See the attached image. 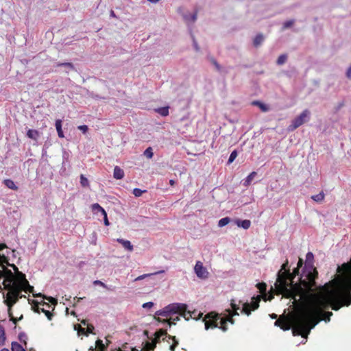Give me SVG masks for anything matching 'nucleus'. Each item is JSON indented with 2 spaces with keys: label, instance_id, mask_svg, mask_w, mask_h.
Here are the masks:
<instances>
[{
  "label": "nucleus",
  "instance_id": "obj_1",
  "mask_svg": "<svg viewBox=\"0 0 351 351\" xmlns=\"http://www.w3.org/2000/svg\"><path fill=\"white\" fill-rule=\"evenodd\" d=\"M287 260L282 264L278 273L275 283L278 294L293 300L292 303L297 312L289 319H278L275 326L287 330L292 327L293 335H301L306 338L313 329L321 320L328 322L332 315V312H324V309L331 306L335 311L342 307V293L348 282L351 280V267L345 265L347 271L346 276L337 280V276L331 281L318 288L317 293H308L302 284L303 276L300 278V283H294L293 272L287 271Z\"/></svg>",
  "mask_w": 351,
  "mask_h": 351
},
{
  "label": "nucleus",
  "instance_id": "obj_2",
  "mask_svg": "<svg viewBox=\"0 0 351 351\" xmlns=\"http://www.w3.org/2000/svg\"><path fill=\"white\" fill-rule=\"evenodd\" d=\"M12 266L17 271L16 274H14L11 270L6 268L3 265L1 266L2 269H0V280L4 278L3 285L4 289L8 291L6 294L3 293V298L5 299L4 303L8 306L9 311L11 307L18 302L19 298H25V295H21L23 291L32 293L36 297H43L53 304L57 303V300L52 297H47L41 293L35 295L34 293V287L29 284L25 278V275L19 271L18 268L14 265Z\"/></svg>",
  "mask_w": 351,
  "mask_h": 351
},
{
  "label": "nucleus",
  "instance_id": "obj_3",
  "mask_svg": "<svg viewBox=\"0 0 351 351\" xmlns=\"http://www.w3.org/2000/svg\"><path fill=\"white\" fill-rule=\"evenodd\" d=\"M189 314V316L195 319L196 312L190 311L186 312V305L182 303H172L164 308L156 311V315L159 316L165 317L168 319L157 318L156 320L162 323H168L170 326L171 324H176V322L180 320V316L184 317L186 320L189 317H186V315Z\"/></svg>",
  "mask_w": 351,
  "mask_h": 351
},
{
  "label": "nucleus",
  "instance_id": "obj_4",
  "mask_svg": "<svg viewBox=\"0 0 351 351\" xmlns=\"http://www.w3.org/2000/svg\"><path fill=\"white\" fill-rule=\"evenodd\" d=\"M231 306L234 312L233 314H231L230 311H229V315L230 317L228 318H222L219 314L214 312L208 313L203 319V322H204L205 324V329L208 330L209 328H215L218 327L223 332H226L228 330L227 322H230L232 324H233L234 321L232 317L234 315H239L237 310L240 309L239 304H237L233 300L231 302Z\"/></svg>",
  "mask_w": 351,
  "mask_h": 351
},
{
  "label": "nucleus",
  "instance_id": "obj_5",
  "mask_svg": "<svg viewBox=\"0 0 351 351\" xmlns=\"http://www.w3.org/2000/svg\"><path fill=\"white\" fill-rule=\"evenodd\" d=\"M314 256L312 252H308L306 256V266L304 270L302 284L308 293H313L316 287L315 279L317 277V271L313 265Z\"/></svg>",
  "mask_w": 351,
  "mask_h": 351
},
{
  "label": "nucleus",
  "instance_id": "obj_6",
  "mask_svg": "<svg viewBox=\"0 0 351 351\" xmlns=\"http://www.w3.org/2000/svg\"><path fill=\"white\" fill-rule=\"evenodd\" d=\"M311 112L308 110H303L300 115L296 117L288 127L289 131H293L305 122L309 120Z\"/></svg>",
  "mask_w": 351,
  "mask_h": 351
},
{
  "label": "nucleus",
  "instance_id": "obj_7",
  "mask_svg": "<svg viewBox=\"0 0 351 351\" xmlns=\"http://www.w3.org/2000/svg\"><path fill=\"white\" fill-rule=\"evenodd\" d=\"M154 335L155 337L153 339H152V341L145 342L143 348L145 351H150L153 350L156 347V343H159L161 341V338L162 337L167 336V333L165 330H159L158 331L155 332Z\"/></svg>",
  "mask_w": 351,
  "mask_h": 351
},
{
  "label": "nucleus",
  "instance_id": "obj_8",
  "mask_svg": "<svg viewBox=\"0 0 351 351\" xmlns=\"http://www.w3.org/2000/svg\"><path fill=\"white\" fill-rule=\"evenodd\" d=\"M261 301V296L258 295L256 298H252V302L251 304L248 302L242 303L241 301H239V304H242L243 307L241 309V313L246 314L247 315H250V307L252 306V310H256L259 306V302Z\"/></svg>",
  "mask_w": 351,
  "mask_h": 351
},
{
  "label": "nucleus",
  "instance_id": "obj_9",
  "mask_svg": "<svg viewBox=\"0 0 351 351\" xmlns=\"http://www.w3.org/2000/svg\"><path fill=\"white\" fill-rule=\"evenodd\" d=\"M194 271L199 278L206 279L208 277L209 272L207 269L204 267L201 261H197L194 267Z\"/></svg>",
  "mask_w": 351,
  "mask_h": 351
},
{
  "label": "nucleus",
  "instance_id": "obj_10",
  "mask_svg": "<svg viewBox=\"0 0 351 351\" xmlns=\"http://www.w3.org/2000/svg\"><path fill=\"white\" fill-rule=\"evenodd\" d=\"M39 305L47 306L48 307H50V305L48 303L42 301L41 302H38V304L34 305L33 308L35 312L38 313L43 312L45 314L49 320H51L53 317V314L49 310H46L44 308L40 307Z\"/></svg>",
  "mask_w": 351,
  "mask_h": 351
},
{
  "label": "nucleus",
  "instance_id": "obj_11",
  "mask_svg": "<svg viewBox=\"0 0 351 351\" xmlns=\"http://www.w3.org/2000/svg\"><path fill=\"white\" fill-rule=\"evenodd\" d=\"M182 16L184 21L188 24L193 23L197 19V14L195 13H184L182 14Z\"/></svg>",
  "mask_w": 351,
  "mask_h": 351
},
{
  "label": "nucleus",
  "instance_id": "obj_12",
  "mask_svg": "<svg viewBox=\"0 0 351 351\" xmlns=\"http://www.w3.org/2000/svg\"><path fill=\"white\" fill-rule=\"evenodd\" d=\"M235 223L239 227H241V228H243L245 230H247V229H248L250 227L251 221L250 220H247V219H245V220L237 219V220L235 221Z\"/></svg>",
  "mask_w": 351,
  "mask_h": 351
},
{
  "label": "nucleus",
  "instance_id": "obj_13",
  "mask_svg": "<svg viewBox=\"0 0 351 351\" xmlns=\"http://www.w3.org/2000/svg\"><path fill=\"white\" fill-rule=\"evenodd\" d=\"M113 177L117 180L122 179L124 177V171L119 167L116 166L114 169Z\"/></svg>",
  "mask_w": 351,
  "mask_h": 351
},
{
  "label": "nucleus",
  "instance_id": "obj_14",
  "mask_svg": "<svg viewBox=\"0 0 351 351\" xmlns=\"http://www.w3.org/2000/svg\"><path fill=\"white\" fill-rule=\"evenodd\" d=\"M117 241L121 243L123 247L128 250L130 252H132L133 250V245L130 243V241L124 240L123 239H117Z\"/></svg>",
  "mask_w": 351,
  "mask_h": 351
},
{
  "label": "nucleus",
  "instance_id": "obj_15",
  "mask_svg": "<svg viewBox=\"0 0 351 351\" xmlns=\"http://www.w3.org/2000/svg\"><path fill=\"white\" fill-rule=\"evenodd\" d=\"M256 172L255 171H253L244 180H243V185L245 186H248L251 184L252 180H254V178H255V176H256Z\"/></svg>",
  "mask_w": 351,
  "mask_h": 351
},
{
  "label": "nucleus",
  "instance_id": "obj_16",
  "mask_svg": "<svg viewBox=\"0 0 351 351\" xmlns=\"http://www.w3.org/2000/svg\"><path fill=\"white\" fill-rule=\"evenodd\" d=\"M55 126H56V129L57 130L58 136L60 138H63L64 136L63 134V131L62 130V121L60 119H57L56 121Z\"/></svg>",
  "mask_w": 351,
  "mask_h": 351
},
{
  "label": "nucleus",
  "instance_id": "obj_17",
  "mask_svg": "<svg viewBox=\"0 0 351 351\" xmlns=\"http://www.w3.org/2000/svg\"><path fill=\"white\" fill-rule=\"evenodd\" d=\"M264 40V36L263 34H258L256 36L253 40V45L255 47H259Z\"/></svg>",
  "mask_w": 351,
  "mask_h": 351
},
{
  "label": "nucleus",
  "instance_id": "obj_18",
  "mask_svg": "<svg viewBox=\"0 0 351 351\" xmlns=\"http://www.w3.org/2000/svg\"><path fill=\"white\" fill-rule=\"evenodd\" d=\"M27 135L29 138L36 140L39 136V133L36 130H29L27 132Z\"/></svg>",
  "mask_w": 351,
  "mask_h": 351
},
{
  "label": "nucleus",
  "instance_id": "obj_19",
  "mask_svg": "<svg viewBox=\"0 0 351 351\" xmlns=\"http://www.w3.org/2000/svg\"><path fill=\"white\" fill-rule=\"evenodd\" d=\"M3 182H4L5 185L10 189H12V190L18 189V187L16 186L15 183L12 180L7 179V180H5L3 181Z\"/></svg>",
  "mask_w": 351,
  "mask_h": 351
},
{
  "label": "nucleus",
  "instance_id": "obj_20",
  "mask_svg": "<svg viewBox=\"0 0 351 351\" xmlns=\"http://www.w3.org/2000/svg\"><path fill=\"white\" fill-rule=\"evenodd\" d=\"M167 337H168L169 339H173V343L170 346V350H171V351H175V348H176L178 346V340L176 339V337H174V336H173V337H171V336H170V335H167ZM165 338H166V337H165V336H164V337H162V341H163V340H165Z\"/></svg>",
  "mask_w": 351,
  "mask_h": 351
},
{
  "label": "nucleus",
  "instance_id": "obj_21",
  "mask_svg": "<svg viewBox=\"0 0 351 351\" xmlns=\"http://www.w3.org/2000/svg\"><path fill=\"white\" fill-rule=\"evenodd\" d=\"M324 197H325V195L324 193V192H320L319 194H317V195H313L311 197V198L317 202H322L324 199Z\"/></svg>",
  "mask_w": 351,
  "mask_h": 351
},
{
  "label": "nucleus",
  "instance_id": "obj_22",
  "mask_svg": "<svg viewBox=\"0 0 351 351\" xmlns=\"http://www.w3.org/2000/svg\"><path fill=\"white\" fill-rule=\"evenodd\" d=\"M156 112L160 114L162 117H166L169 114V108L168 107H162L156 109Z\"/></svg>",
  "mask_w": 351,
  "mask_h": 351
},
{
  "label": "nucleus",
  "instance_id": "obj_23",
  "mask_svg": "<svg viewBox=\"0 0 351 351\" xmlns=\"http://www.w3.org/2000/svg\"><path fill=\"white\" fill-rule=\"evenodd\" d=\"M12 351H25L21 345L17 342L12 343Z\"/></svg>",
  "mask_w": 351,
  "mask_h": 351
},
{
  "label": "nucleus",
  "instance_id": "obj_24",
  "mask_svg": "<svg viewBox=\"0 0 351 351\" xmlns=\"http://www.w3.org/2000/svg\"><path fill=\"white\" fill-rule=\"evenodd\" d=\"M92 210L94 212H101V214L105 213V210L97 203L92 205Z\"/></svg>",
  "mask_w": 351,
  "mask_h": 351
},
{
  "label": "nucleus",
  "instance_id": "obj_25",
  "mask_svg": "<svg viewBox=\"0 0 351 351\" xmlns=\"http://www.w3.org/2000/svg\"><path fill=\"white\" fill-rule=\"evenodd\" d=\"M230 219L229 217H223L218 221V226L223 227V226H226L227 224H228L230 223Z\"/></svg>",
  "mask_w": 351,
  "mask_h": 351
},
{
  "label": "nucleus",
  "instance_id": "obj_26",
  "mask_svg": "<svg viewBox=\"0 0 351 351\" xmlns=\"http://www.w3.org/2000/svg\"><path fill=\"white\" fill-rule=\"evenodd\" d=\"M253 104L258 106L263 112H267L269 110V107L260 101H254Z\"/></svg>",
  "mask_w": 351,
  "mask_h": 351
},
{
  "label": "nucleus",
  "instance_id": "obj_27",
  "mask_svg": "<svg viewBox=\"0 0 351 351\" xmlns=\"http://www.w3.org/2000/svg\"><path fill=\"white\" fill-rule=\"evenodd\" d=\"M80 184L83 187H87L89 186L88 179L83 174L80 176Z\"/></svg>",
  "mask_w": 351,
  "mask_h": 351
},
{
  "label": "nucleus",
  "instance_id": "obj_28",
  "mask_svg": "<svg viewBox=\"0 0 351 351\" xmlns=\"http://www.w3.org/2000/svg\"><path fill=\"white\" fill-rule=\"evenodd\" d=\"M287 60V55L282 54L278 57L276 62L278 65H282L286 62Z\"/></svg>",
  "mask_w": 351,
  "mask_h": 351
},
{
  "label": "nucleus",
  "instance_id": "obj_29",
  "mask_svg": "<svg viewBox=\"0 0 351 351\" xmlns=\"http://www.w3.org/2000/svg\"><path fill=\"white\" fill-rule=\"evenodd\" d=\"M303 265V261L302 259L300 258L298 263V267L294 269L293 270V276H294V278L299 275V270H300V268Z\"/></svg>",
  "mask_w": 351,
  "mask_h": 351
},
{
  "label": "nucleus",
  "instance_id": "obj_30",
  "mask_svg": "<svg viewBox=\"0 0 351 351\" xmlns=\"http://www.w3.org/2000/svg\"><path fill=\"white\" fill-rule=\"evenodd\" d=\"M162 272H163V271H160L158 272L154 273V274H160V273H162ZM152 275H154V274H146L139 276L134 279V281H138V280H143L148 276H151Z\"/></svg>",
  "mask_w": 351,
  "mask_h": 351
},
{
  "label": "nucleus",
  "instance_id": "obj_31",
  "mask_svg": "<svg viewBox=\"0 0 351 351\" xmlns=\"http://www.w3.org/2000/svg\"><path fill=\"white\" fill-rule=\"evenodd\" d=\"M96 347L101 351H104L106 348V346L104 344L103 341L100 339H98L96 341Z\"/></svg>",
  "mask_w": 351,
  "mask_h": 351
},
{
  "label": "nucleus",
  "instance_id": "obj_32",
  "mask_svg": "<svg viewBox=\"0 0 351 351\" xmlns=\"http://www.w3.org/2000/svg\"><path fill=\"white\" fill-rule=\"evenodd\" d=\"M293 24H294L293 20H289V21H285L282 25V30L291 27Z\"/></svg>",
  "mask_w": 351,
  "mask_h": 351
},
{
  "label": "nucleus",
  "instance_id": "obj_33",
  "mask_svg": "<svg viewBox=\"0 0 351 351\" xmlns=\"http://www.w3.org/2000/svg\"><path fill=\"white\" fill-rule=\"evenodd\" d=\"M93 284H94L95 285H99V286H101V287H104V288L107 289L108 290H110V291H112V289H111L110 287H108L106 284H104L103 282H101V281H100V280H95V281L93 282Z\"/></svg>",
  "mask_w": 351,
  "mask_h": 351
},
{
  "label": "nucleus",
  "instance_id": "obj_34",
  "mask_svg": "<svg viewBox=\"0 0 351 351\" xmlns=\"http://www.w3.org/2000/svg\"><path fill=\"white\" fill-rule=\"evenodd\" d=\"M256 287L261 293H265L266 291L267 285L265 283H258L257 284Z\"/></svg>",
  "mask_w": 351,
  "mask_h": 351
},
{
  "label": "nucleus",
  "instance_id": "obj_35",
  "mask_svg": "<svg viewBox=\"0 0 351 351\" xmlns=\"http://www.w3.org/2000/svg\"><path fill=\"white\" fill-rule=\"evenodd\" d=\"M145 191H142L140 189L136 188L133 190V194L135 197H140Z\"/></svg>",
  "mask_w": 351,
  "mask_h": 351
},
{
  "label": "nucleus",
  "instance_id": "obj_36",
  "mask_svg": "<svg viewBox=\"0 0 351 351\" xmlns=\"http://www.w3.org/2000/svg\"><path fill=\"white\" fill-rule=\"evenodd\" d=\"M58 66H64L69 68L71 70H74L73 65L69 62L61 63V64H59Z\"/></svg>",
  "mask_w": 351,
  "mask_h": 351
},
{
  "label": "nucleus",
  "instance_id": "obj_37",
  "mask_svg": "<svg viewBox=\"0 0 351 351\" xmlns=\"http://www.w3.org/2000/svg\"><path fill=\"white\" fill-rule=\"evenodd\" d=\"M154 305V304L152 302H148L144 303L142 306L144 308H150L153 307Z\"/></svg>",
  "mask_w": 351,
  "mask_h": 351
},
{
  "label": "nucleus",
  "instance_id": "obj_38",
  "mask_svg": "<svg viewBox=\"0 0 351 351\" xmlns=\"http://www.w3.org/2000/svg\"><path fill=\"white\" fill-rule=\"evenodd\" d=\"M77 128H78V130L82 131L84 134H85L88 130V126L86 125H80L77 127Z\"/></svg>",
  "mask_w": 351,
  "mask_h": 351
},
{
  "label": "nucleus",
  "instance_id": "obj_39",
  "mask_svg": "<svg viewBox=\"0 0 351 351\" xmlns=\"http://www.w3.org/2000/svg\"><path fill=\"white\" fill-rule=\"evenodd\" d=\"M193 46L196 51H199V50H200L197 41L194 38V37H193Z\"/></svg>",
  "mask_w": 351,
  "mask_h": 351
},
{
  "label": "nucleus",
  "instance_id": "obj_40",
  "mask_svg": "<svg viewBox=\"0 0 351 351\" xmlns=\"http://www.w3.org/2000/svg\"><path fill=\"white\" fill-rule=\"evenodd\" d=\"M75 329L77 330L78 332L85 333V328H82L79 324L75 326Z\"/></svg>",
  "mask_w": 351,
  "mask_h": 351
},
{
  "label": "nucleus",
  "instance_id": "obj_41",
  "mask_svg": "<svg viewBox=\"0 0 351 351\" xmlns=\"http://www.w3.org/2000/svg\"><path fill=\"white\" fill-rule=\"evenodd\" d=\"M102 215L104 216V224L106 226H108L110 223H109V221H108V217H107L106 212L105 211V213H102Z\"/></svg>",
  "mask_w": 351,
  "mask_h": 351
},
{
  "label": "nucleus",
  "instance_id": "obj_42",
  "mask_svg": "<svg viewBox=\"0 0 351 351\" xmlns=\"http://www.w3.org/2000/svg\"><path fill=\"white\" fill-rule=\"evenodd\" d=\"M346 77L349 79V80H351V64L350 65V66L348 68L347 71H346Z\"/></svg>",
  "mask_w": 351,
  "mask_h": 351
},
{
  "label": "nucleus",
  "instance_id": "obj_43",
  "mask_svg": "<svg viewBox=\"0 0 351 351\" xmlns=\"http://www.w3.org/2000/svg\"><path fill=\"white\" fill-rule=\"evenodd\" d=\"M237 156V155H230V158L228 160V165H230V163H232L235 160Z\"/></svg>",
  "mask_w": 351,
  "mask_h": 351
},
{
  "label": "nucleus",
  "instance_id": "obj_44",
  "mask_svg": "<svg viewBox=\"0 0 351 351\" xmlns=\"http://www.w3.org/2000/svg\"><path fill=\"white\" fill-rule=\"evenodd\" d=\"M4 336H5L4 328L1 325H0V337L5 339Z\"/></svg>",
  "mask_w": 351,
  "mask_h": 351
},
{
  "label": "nucleus",
  "instance_id": "obj_45",
  "mask_svg": "<svg viewBox=\"0 0 351 351\" xmlns=\"http://www.w3.org/2000/svg\"><path fill=\"white\" fill-rule=\"evenodd\" d=\"M94 330V326L93 325H88L87 326V333H93Z\"/></svg>",
  "mask_w": 351,
  "mask_h": 351
},
{
  "label": "nucleus",
  "instance_id": "obj_46",
  "mask_svg": "<svg viewBox=\"0 0 351 351\" xmlns=\"http://www.w3.org/2000/svg\"><path fill=\"white\" fill-rule=\"evenodd\" d=\"M143 154H153V149L149 147L144 151Z\"/></svg>",
  "mask_w": 351,
  "mask_h": 351
},
{
  "label": "nucleus",
  "instance_id": "obj_47",
  "mask_svg": "<svg viewBox=\"0 0 351 351\" xmlns=\"http://www.w3.org/2000/svg\"><path fill=\"white\" fill-rule=\"evenodd\" d=\"M73 300L75 301V302L73 303V306H75L77 304V302L82 300V298H75Z\"/></svg>",
  "mask_w": 351,
  "mask_h": 351
},
{
  "label": "nucleus",
  "instance_id": "obj_48",
  "mask_svg": "<svg viewBox=\"0 0 351 351\" xmlns=\"http://www.w3.org/2000/svg\"><path fill=\"white\" fill-rule=\"evenodd\" d=\"M110 16H112V17H116V15H115V14H114V11H113V10H111V11H110Z\"/></svg>",
  "mask_w": 351,
  "mask_h": 351
},
{
  "label": "nucleus",
  "instance_id": "obj_49",
  "mask_svg": "<svg viewBox=\"0 0 351 351\" xmlns=\"http://www.w3.org/2000/svg\"><path fill=\"white\" fill-rule=\"evenodd\" d=\"M270 316L272 319H276L277 317V315L274 313L270 315Z\"/></svg>",
  "mask_w": 351,
  "mask_h": 351
},
{
  "label": "nucleus",
  "instance_id": "obj_50",
  "mask_svg": "<svg viewBox=\"0 0 351 351\" xmlns=\"http://www.w3.org/2000/svg\"><path fill=\"white\" fill-rule=\"evenodd\" d=\"M147 1L151 2V3H156L158 2L160 0H147Z\"/></svg>",
  "mask_w": 351,
  "mask_h": 351
},
{
  "label": "nucleus",
  "instance_id": "obj_51",
  "mask_svg": "<svg viewBox=\"0 0 351 351\" xmlns=\"http://www.w3.org/2000/svg\"><path fill=\"white\" fill-rule=\"evenodd\" d=\"M169 183H170V184H171V186H173V185L175 184V182H174V180H171L169 181Z\"/></svg>",
  "mask_w": 351,
  "mask_h": 351
},
{
  "label": "nucleus",
  "instance_id": "obj_52",
  "mask_svg": "<svg viewBox=\"0 0 351 351\" xmlns=\"http://www.w3.org/2000/svg\"><path fill=\"white\" fill-rule=\"evenodd\" d=\"M213 64L218 68L219 65L215 60H213Z\"/></svg>",
  "mask_w": 351,
  "mask_h": 351
},
{
  "label": "nucleus",
  "instance_id": "obj_53",
  "mask_svg": "<svg viewBox=\"0 0 351 351\" xmlns=\"http://www.w3.org/2000/svg\"><path fill=\"white\" fill-rule=\"evenodd\" d=\"M82 324L83 325H84V326H85V325H86V320H82Z\"/></svg>",
  "mask_w": 351,
  "mask_h": 351
},
{
  "label": "nucleus",
  "instance_id": "obj_54",
  "mask_svg": "<svg viewBox=\"0 0 351 351\" xmlns=\"http://www.w3.org/2000/svg\"><path fill=\"white\" fill-rule=\"evenodd\" d=\"M148 158H152L153 155H146Z\"/></svg>",
  "mask_w": 351,
  "mask_h": 351
},
{
  "label": "nucleus",
  "instance_id": "obj_55",
  "mask_svg": "<svg viewBox=\"0 0 351 351\" xmlns=\"http://www.w3.org/2000/svg\"><path fill=\"white\" fill-rule=\"evenodd\" d=\"M231 154H237V150H233Z\"/></svg>",
  "mask_w": 351,
  "mask_h": 351
},
{
  "label": "nucleus",
  "instance_id": "obj_56",
  "mask_svg": "<svg viewBox=\"0 0 351 351\" xmlns=\"http://www.w3.org/2000/svg\"><path fill=\"white\" fill-rule=\"evenodd\" d=\"M1 351H9V350H8V349H6V348H3V349H2Z\"/></svg>",
  "mask_w": 351,
  "mask_h": 351
},
{
  "label": "nucleus",
  "instance_id": "obj_57",
  "mask_svg": "<svg viewBox=\"0 0 351 351\" xmlns=\"http://www.w3.org/2000/svg\"><path fill=\"white\" fill-rule=\"evenodd\" d=\"M273 298H274V297H273V295H271V296L268 298V300H271Z\"/></svg>",
  "mask_w": 351,
  "mask_h": 351
},
{
  "label": "nucleus",
  "instance_id": "obj_58",
  "mask_svg": "<svg viewBox=\"0 0 351 351\" xmlns=\"http://www.w3.org/2000/svg\"><path fill=\"white\" fill-rule=\"evenodd\" d=\"M202 315V313H199L198 314V316H199V317H201Z\"/></svg>",
  "mask_w": 351,
  "mask_h": 351
},
{
  "label": "nucleus",
  "instance_id": "obj_59",
  "mask_svg": "<svg viewBox=\"0 0 351 351\" xmlns=\"http://www.w3.org/2000/svg\"><path fill=\"white\" fill-rule=\"evenodd\" d=\"M90 350L93 351L94 350H93V348H90Z\"/></svg>",
  "mask_w": 351,
  "mask_h": 351
}]
</instances>
